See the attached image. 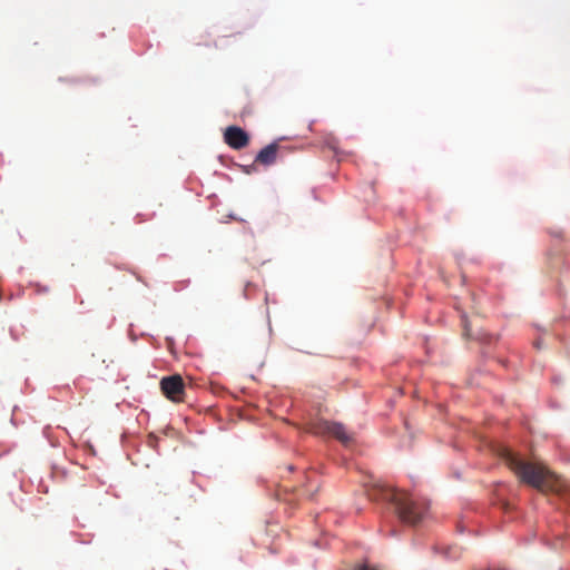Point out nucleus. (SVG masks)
<instances>
[{"label": "nucleus", "instance_id": "14", "mask_svg": "<svg viewBox=\"0 0 570 570\" xmlns=\"http://www.w3.org/2000/svg\"><path fill=\"white\" fill-rule=\"evenodd\" d=\"M541 344H542V343H541V341H537V342H534V346H535L537 348H541Z\"/></svg>", "mask_w": 570, "mask_h": 570}, {"label": "nucleus", "instance_id": "9", "mask_svg": "<svg viewBox=\"0 0 570 570\" xmlns=\"http://www.w3.org/2000/svg\"><path fill=\"white\" fill-rule=\"evenodd\" d=\"M462 321H463V324H464V330H465L466 335L471 336L472 334L470 333V330L468 327L465 315L462 316Z\"/></svg>", "mask_w": 570, "mask_h": 570}, {"label": "nucleus", "instance_id": "4", "mask_svg": "<svg viewBox=\"0 0 570 570\" xmlns=\"http://www.w3.org/2000/svg\"><path fill=\"white\" fill-rule=\"evenodd\" d=\"M224 140L229 147L234 149H242L247 146L249 137L240 127L229 126L225 129Z\"/></svg>", "mask_w": 570, "mask_h": 570}, {"label": "nucleus", "instance_id": "5", "mask_svg": "<svg viewBox=\"0 0 570 570\" xmlns=\"http://www.w3.org/2000/svg\"><path fill=\"white\" fill-rule=\"evenodd\" d=\"M321 430L341 441L344 445H347L352 436L345 431L342 423L324 421L321 423Z\"/></svg>", "mask_w": 570, "mask_h": 570}, {"label": "nucleus", "instance_id": "3", "mask_svg": "<svg viewBox=\"0 0 570 570\" xmlns=\"http://www.w3.org/2000/svg\"><path fill=\"white\" fill-rule=\"evenodd\" d=\"M184 381L180 375L165 376L160 381V389L165 396L171 401H179L184 394Z\"/></svg>", "mask_w": 570, "mask_h": 570}, {"label": "nucleus", "instance_id": "13", "mask_svg": "<svg viewBox=\"0 0 570 570\" xmlns=\"http://www.w3.org/2000/svg\"><path fill=\"white\" fill-rule=\"evenodd\" d=\"M405 428H406V431L409 433L410 436H412V430H411V426L407 422H405Z\"/></svg>", "mask_w": 570, "mask_h": 570}, {"label": "nucleus", "instance_id": "1", "mask_svg": "<svg viewBox=\"0 0 570 570\" xmlns=\"http://www.w3.org/2000/svg\"><path fill=\"white\" fill-rule=\"evenodd\" d=\"M494 452L503 459L517 475L525 484L539 490L542 493H552L561 500L568 501L570 497V485L560 480L546 466L524 460L512 449L498 444Z\"/></svg>", "mask_w": 570, "mask_h": 570}, {"label": "nucleus", "instance_id": "2", "mask_svg": "<svg viewBox=\"0 0 570 570\" xmlns=\"http://www.w3.org/2000/svg\"><path fill=\"white\" fill-rule=\"evenodd\" d=\"M364 489L371 501L391 507L402 523L415 525L428 511V503L424 500L413 499L405 492H400L379 482L365 483Z\"/></svg>", "mask_w": 570, "mask_h": 570}, {"label": "nucleus", "instance_id": "15", "mask_svg": "<svg viewBox=\"0 0 570 570\" xmlns=\"http://www.w3.org/2000/svg\"><path fill=\"white\" fill-rule=\"evenodd\" d=\"M489 570H510L508 568H495V569H489Z\"/></svg>", "mask_w": 570, "mask_h": 570}, {"label": "nucleus", "instance_id": "8", "mask_svg": "<svg viewBox=\"0 0 570 570\" xmlns=\"http://www.w3.org/2000/svg\"><path fill=\"white\" fill-rule=\"evenodd\" d=\"M354 570H379V569L367 562H364L362 564H358Z\"/></svg>", "mask_w": 570, "mask_h": 570}, {"label": "nucleus", "instance_id": "10", "mask_svg": "<svg viewBox=\"0 0 570 570\" xmlns=\"http://www.w3.org/2000/svg\"><path fill=\"white\" fill-rule=\"evenodd\" d=\"M129 338L135 343L138 340V336L134 332H129Z\"/></svg>", "mask_w": 570, "mask_h": 570}, {"label": "nucleus", "instance_id": "6", "mask_svg": "<svg viewBox=\"0 0 570 570\" xmlns=\"http://www.w3.org/2000/svg\"><path fill=\"white\" fill-rule=\"evenodd\" d=\"M278 142L273 141L262 148L255 157V160L264 166H271L276 161Z\"/></svg>", "mask_w": 570, "mask_h": 570}, {"label": "nucleus", "instance_id": "11", "mask_svg": "<svg viewBox=\"0 0 570 570\" xmlns=\"http://www.w3.org/2000/svg\"><path fill=\"white\" fill-rule=\"evenodd\" d=\"M389 535H391V537H396V535H399V532H397V530H396V529L392 528V529L390 530V532H389Z\"/></svg>", "mask_w": 570, "mask_h": 570}, {"label": "nucleus", "instance_id": "12", "mask_svg": "<svg viewBox=\"0 0 570 570\" xmlns=\"http://www.w3.org/2000/svg\"><path fill=\"white\" fill-rule=\"evenodd\" d=\"M252 168L253 166H243V169L246 174H250L252 173Z\"/></svg>", "mask_w": 570, "mask_h": 570}, {"label": "nucleus", "instance_id": "7", "mask_svg": "<svg viewBox=\"0 0 570 570\" xmlns=\"http://www.w3.org/2000/svg\"><path fill=\"white\" fill-rule=\"evenodd\" d=\"M441 553L446 558V559H456L458 558V554L454 553L453 549L451 547L449 548H445L441 551Z\"/></svg>", "mask_w": 570, "mask_h": 570}]
</instances>
